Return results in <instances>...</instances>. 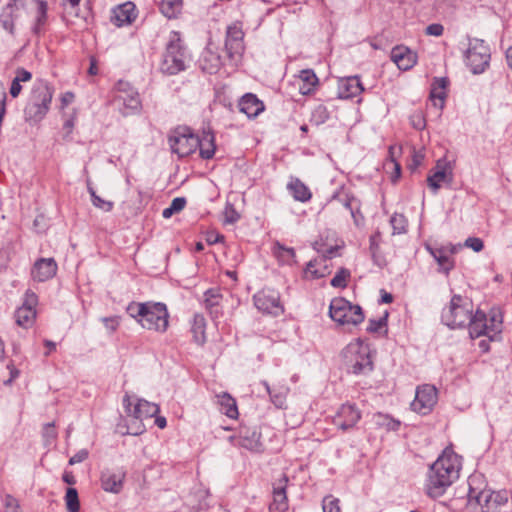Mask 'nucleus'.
Wrapping results in <instances>:
<instances>
[{
  "mask_svg": "<svg viewBox=\"0 0 512 512\" xmlns=\"http://www.w3.org/2000/svg\"><path fill=\"white\" fill-rule=\"evenodd\" d=\"M185 205L186 199L183 197H177L172 200L170 207L174 211V213H178L184 209Z\"/></svg>",
  "mask_w": 512,
  "mask_h": 512,
  "instance_id": "nucleus-64",
  "label": "nucleus"
},
{
  "mask_svg": "<svg viewBox=\"0 0 512 512\" xmlns=\"http://www.w3.org/2000/svg\"><path fill=\"white\" fill-rule=\"evenodd\" d=\"M323 512H341L340 501L333 495H327L322 500Z\"/></svg>",
  "mask_w": 512,
  "mask_h": 512,
  "instance_id": "nucleus-52",
  "label": "nucleus"
},
{
  "mask_svg": "<svg viewBox=\"0 0 512 512\" xmlns=\"http://www.w3.org/2000/svg\"><path fill=\"white\" fill-rule=\"evenodd\" d=\"M502 323L503 322H490V325H488L487 322H469L468 331L472 339L482 336L487 337V339H482L478 343L483 353H487L490 350L491 341H495L500 337Z\"/></svg>",
  "mask_w": 512,
  "mask_h": 512,
  "instance_id": "nucleus-10",
  "label": "nucleus"
},
{
  "mask_svg": "<svg viewBox=\"0 0 512 512\" xmlns=\"http://www.w3.org/2000/svg\"><path fill=\"white\" fill-rule=\"evenodd\" d=\"M146 312L144 318L146 320H168L169 313L167 307L162 302H145Z\"/></svg>",
  "mask_w": 512,
  "mask_h": 512,
  "instance_id": "nucleus-36",
  "label": "nucleus"
},
{
  "mask_svg": "<svg viewBox=\"0 0 512 512\" xmlns=\"http://www.w3.org/2000/svg\"><path fill=\"white\" fill-rule=\"evenodd\" d=\"M181 7V0H162L160 4L162 14L169 19L175 18L180 13Z\"/></svg>",
  "mask_w": 512,
  "mask_h": 512,
  "instance_id": "nucleus-42",
  "label": "nucleus"
},
{
  "mask_svg": "<svg viewBox=\"0 0 512 512\" xmlns=\"http://www.w3.org/2000/svg\"><path fill=\"white\" fill-rule=\"evenodd\" d=\"M244 33L239 24L234 23L227 28L225 49L230 60L238 62L244 52Z\"/></svg>",
  "mask_w": 512,
  "mask_h": 512,
  "instance_id": "nucleus-13",
  "label": "nucleus"
},
{
  "mask_svg": "<svg viewBox=\"0 0 512 512\" xmlns=\"http://www.w3.org/2000/svg\"><path fill=\"white\" fill-rule=\"evenodd\" d=\"M451 179V172H448V168L446 164H441L440 162H437V165L427 178V182L429 187L434 191L437 192L438 189L441 187V184L449 181Z\"/></svg>",
  "mask_w": 512,
  "mask_h": 512,
  "instance_id": "nucleus-32",
  "label": "nucleus"
},
{
  "mask_svg": "<svg viewBox=\"0 0 512 512\" xmlns=\"http://www.w3.org/2000/svg\"><path fill=\"white\" fill-rule=\"evenodd\" d=\"M4 512H22L19 501L11 494L1 497Z\"/></svg>",
  "mask_w": 512,
  "mask_h": 512,
  "instance_id": "nucleus-46",
  "label": "nucleus"
},
{
  "mask_svg": "<svg viewBox=\"0 0 512 512\" xmlns=\"http://www.w3.org/2000/svg\"><path fill=\"white\" fill-rule=\"evenodd\" d=\"M361 416V411L355 404L345 403L340 406L333 417V424L342 431H347L356 426Z\"/></svg>",
  "mask_w": 512,
  "mask_h": 512,
  "instance_id": "nucleus-17",
  "label": "nucleus"
},
{
  "mask_svg": "<svg viewBox=\"0 0 512 512\" xmlns=\"http://www.w3.org/2000/svg\"><path fill=\"white\" fill-rule=\"evenodd\" d=\"M272 251L281 264L292 265L295 263V251L293 248L285 247L276 241L273 245Z\"/></svg>",
  "mask_w": 512,
  "mask_h": 512,
  "instance_id": "nucleus-39",
  "label": "nucleus"
},
{
  "mask_svg": "<svg viewBox=\"0 0 512 512\" xmlns=\"http://www.w3.org/2000/svg\"><path fill=\"white\" fill-rule=\"evenodd\" d=\"M38 303L37 295L28 290L25 293V300L23 305L16 311L15 320H34L37 316L36 306Z\"/></svg>",
  "mask_w": 512,
  "mask_h": 512,
  "instance_id": "nucleus-27",
  "label": "nucleus"
},
{
  "mask_svg": "<svg viewBox=\"0 0 512 512\" xmlns=\"http://www.w3.org/2000/svg\"><path fill=\"white\" fill-rule=\"evenodd\" d=\"M88 456H89L88 450L81 449L69 459V464L75 465V464L81 463V462L85 461L88 458Z\"/></svg>",
  "mask_w": 512,
  "mask_h": 512,
  "instance_id": "nucleus-62",
  "label": "nucleus"
},
{
  "mask_svg": "<svg viewBox=\"0 0 512 512\" xmlns=\"http://www.w3.org/2000/svg\"><path fill=\"white\" fill-rule=\"evenodd\" d=\"M186 50L177 32H171L161 62V71L176 75L186 69Z\"/></svg>",
  "mask_w": 512,
  "mask_h": 512,
  "instance_id": "nucleus-7",
  "label": "nucleus"
},
{
  "mask_svg": "<svg viewBox=\"0 0 512 512\" xmlns=\"http://www.w3.org/2000/svg\"><path fill=\"white\" fill-rule=\"evenodd\" d=\"M461 468V457L452 448L446 447L428 469L425 494L434 500L442 497L459 478Z\"/></svg>",
  "mask_w": 512,
  "mask_h": 512,
  "instance_id": "nucleus-1",
  "label": "nucleus"
},
{
  "mask_svg": "<svg viewBox=\"0 0 512 512\" xmlns=\"http://www.w3.org/2000/svg\"><path fill=\"white\" fill-rule=\"evenodd\" d=\"M204 305L209 311L211 318L220 317L219 306L222 302V295L218 289H209L204 294Z\"/></svg>",
  "mask_w": 512,
  "mask_h": 512,
  "instance_id": "nucleus-33",
  "label": "nucleus"
},
{
  "mask_svg": "<svg viewBox=\"0 0 512 512\" xmlns=\"http://www.w3.org/2000/svg\"><path fill=\"white\" fill-rule=\"evenodd\" d=\"M53 91L45 83L35 86L24 109L25 120L37 123L41 121L49 110Z\"/></svg>",
  "mask_w": 512,
  "mask_h": 512,
  "instance_id": "nucleus-8",
  "label": "nucleus"
},
{
  "mask_svg": "<svg viewBox=\"0 0 512 512\" xmlns=\"http://www.w3.org/2000/svg\"><path fill=\"white\" fill-rule=\"evenodd\" d=\"M341 202L343 203V206L350 211L355 224L358 225L356 212H359L360 201L354 196L345 195L344 198L341 199Z\"/></svg>",
  "mask_w": 512,
  "mask_h": 512,
  "instance_id": "nucleus-45",
  "label": "nucleus"
},
{
  "mask_svg": "<svg viewBox=\"0 0 512 512\" xmlns=\"http://www.w3.org/2000/svg\"><path fill=\"white\" fill-rule=\"evenodd\" d=\"M437 402V388L431 384H423L416 388L415 398L410 407L412 411L425 416L432 412Z\"/></svg>",
  "mask_w": 512,
  "mask_h": 512,
  "instance_id": "nucleus-12",
  "label": "nucleus"
},
{
  "mask_svg": "<svg viewBox=\"0 0 512 512\" xmlns=\"http://www.w3.org/2000/svg\"><path fill=\"white\" fill-rule=\"evenodd\" d=\"M171 151L178 157H186L198 148V136L194 135L188 127H178L169 135Z\"/></svg>",
  "mask_w": 512,
  "mask_h": 512,
  "instance_id": "nucleus-9",
  "label": "nucleus"
},
{
  "mask_svg": "<svg viewBox=\"0 0 512 512\" xmlns=\"http://www.w3.org/2000/svg\"><path fill=\"white\" fill-rule=\"evenodd\" d=\"M239 110L249 118L258 116L265 108L263 102L252 93H247L239 101Z\"/></svg>",
  "mask_w": 512,
  "mask_h": 512,
  "instance_id": "nucleus-26",
  "label": "nucleus"
},
{
  "mask_svg": "<svg viewBox=\"0 0 512 512\" xmlns=\"http://www.w3.org/2000/svg\"><path fill=\"white\" fill-rule=\"evenodd\" d=\"M461 468V457L452 448L446 447L428 469L425 494L434 500L442 497L459 478Z\"/></svg>",
  "mask_w": 512,
  "mask_h": 512,
  "instance_id": "nucleus-2",
  "label": "nucleus"
},
{
  "mask_svg": "<svg viewBox=\"0 0 512 512\" xmlns=\"http://www.w3.org/2000/svg\"><path fill=\"white\" fill-rule=\"evenodd\" d=\"M254 304L259 311L273 317H277L283 312V307L279 302V295L272 290H262L255 294Z\"/></svg>",
  "mask_w": 512,
  "mask_h": 512,
  "instance_id": "nucleus-16",
  "label": "nucleus"
},
{
  "mask_svg": "<svg viewBox=\"0 0 512 512\" xmlns=\"http://www.w3.org/2000/svg\"><path fill=\"white\" fill-rule=\"evenodd\" d=\"M42 435H43V438L47 442H51V441L55 440L58 435L56 428H55V423L51 422V423L45 424L43 427Z\"/></svg>",
  "mask_w": 512,
  "mask_h": 512,
  "instance_id": "nucleus-58",
  "label": "nucleus"
},
{
  "mask_svg": "<svg viewBox=\"0 0 512 512\" xmlns=\"http://www.w3.org/2000/svg\"><path fill=\"white\" fill-rule=\"evenodd\" d=\"M57 263L53 258L38 259L31 270V276L35 281L44 282L56 275Z\"/></svg>",
  "mask_w": 512,
  "mask_h": 512,
  "instance_id": "nucleus-21",
  "label": "nucleus"
},
{
  "mask_svg": "<svg viewBox=\"0 0 512 512\" xmlns=\"http://www.w3.org/2000/svg\"><path fill=\"white\" fill-rule=\"evenodd\" d=\"M351 273L346 268H340L335 276L331 279V285L335 288H345Z\"/></svg>",
  "mask_w": 512,
  "mask_h": 512,
  "instance_id": "nucleus-47",
  "label": "nucleus"
},
{
  "mask_svg": "<svg viewBox=\"0 0 512 512\" xmlns=\"http://www.w3.org/2000/svg\"><path fill=\"white\" fill-rule=\"evenodd\" d=\"M142 327L148 330H156L165 332L168 328L169 322H140Z\"/></svg>",
  "mask_w": 512,
  "mask_h": 512,
  "instance_id": "nucleus-59",
  "label": "nucleus"
},
{
  "mask_svg": "<svg viewBox=\"0 0 512 512\" xmlns=\"http://www.w3.org/2000/svg\"><path fill=\"white\" fill-rule=\"evenodd\" d=\"M127 312L130 317L137 318L145 316L146 305L144 303L132 302L127 306Z\"/></svg>",
  "mask_w": 512,
  "mask_h": 512,
  "instance_id": "nucleus-55",
  "label": "nucleus"
},
{
  "mask_svg": "<svg viewBox=\"0 0 512 512\" xmlns=\"http://www.w3.org/2000/svg\"><path fill=\"white\" fill-rule=\"evenodd\" d=\"M304 273L308 278L318 279L330 274V270L326 265V259L311 260L308 262Z\"/></svg>",
  "mask_w": 512,
  "mask_h": 512,
  "instance_id": "nucleus-35",
  "label": "nucleus"
},
{
  "mask_svg": "<svg viewBox=\"0 0 512 512\" xmlns=\"http://www.w3.org/2000/svg\"><path fill=\"white\" fill-rule=\"evenodd\" d=\"M136 18L135 5L131 2L120 5L113 11L111 21L118 27L130 24Z\"/></svg>",
  "mask_w": 512,
  "mask_h": 512,
  "instance_id": "nucleus-28",
  "label": "nucleus"
},
{
  "mask_svg": "<svg viewBox=\"0 0 512 512\" xmlns=\"http://www.w3.org/2000/svg\"><path fill=\"white\" fill-rule=\"evenodd\" d=\"M329 118V112L324 105H318L312 111L311 122L316 125L325 123Z\"/></svg>",
  "mask_w": 512,
  "mask_h": 512,
  "instance_id": "nucleus-50",
  "label": "nucleus"
},
{
  "mask_svg": "<svg viewBox=\"0 0 512 512\" xmlns=\"http://www.w3.org/2000/svg\"><path fill=\"white\" fill-rule=\"evenodd\" d=\"M79 4L80 0H62L65 15L68 17H78Z\"/></svg>",
  "mask_w": 512,
  "mask_h": 512,
  "instance_id": "nucleus-54",
  "label": "nucleus"
},
{
  "mask_svg": "<svg viewBox=\"0 0 512 512\" xmlns=\"http://www.w3.org/2000/svg\"><path fill=\"white\" fill-rule=\"evenodd\" d=\"M364 91L362 83L357 76L341 79L338 84V96L342 99H350L360 95Z\"/></svg>",
  "mask_w": 512,
  "mask_h": 512,
  "instance_id": "nucleus-23",
  "label": "nucleus"
},
{
  "mask_svg": "<svg viewBox=\"0 0 512 512\" xmlns=\"http://www.w3.org/2000/svg\"><path fill=\"white\" fill-rule=\"evenodd\" d=\"M366 330L377 336H384L388 332L387 322H370Z\"/></svg>",
  "mask_w": 512,
  "mask_h": 512,
  "instance_id": "nucleus-56",
  "label": "nucleus"
},
{
  "mask_svg": "<svg viewBox=\"0 0 512 512\" xmlns=\"http://www.w3.org/2000/svg\"><path fill=\"white\" fill-rule=\"evenodd\" d=\"M205 329V322H193L191 331L195 342L199 345H202L206 342Z\"/></svg>",
  "mask_w": 512,
  "mask_h": 512,
  "instance_id": "nucleus-51",
  "label": "nucleus"
},
{
  "mask_svg": "<svg viewBox=\"0 0 512 512\" xmlns=\"http://www.w3.org/2000/svg\"><path fill=\"white\" fill-rule=\"evenodd\" d=\"M65 502L68 512H79L80 502L78 492L75 488H68L65 495Z\"/></svg>",
  "mask_w": 512,
  "mask_h": 512,
  "instance_id": "nucleus-43",
  "label": "nucleus"
},
{
  "mask_svg": "<svg viewBox=\"0 0 512 512\" xmlns=\"http://www.w3.org/2000/svg\"><path fill=\"white\" fill-rule=\"evenodd\" d=\"M88 192L91 195V200L95 207H97L105 212H109L112 210L113 203L111 201H106V200L102 199L101 197H99L96 194L95 190L90 185H88Z\"/></svg>",
  "mask_w": 512,
  "mask_h": 512,
  "instance_id": "nucleus-48",
  "label": "nucleus"
},
{
  "mask_svg": "<svg viewBox=\"0 0 512 512\" xmlns=\"http://www.w3.org/2000/svg\"><path fill=\"white\" fill-rule=\"evenodd\" d=\"M373 419L377 427L387 431H398L401 426V422L389 414L378 412L374 414Z\"/></svg>",
  "mask_w": 512,
  "mask_h": 512,
  "instance_id": "nucleus-40",
  "label": "nucleus"
},
{
  "mask_svg": "<svg viewBox=\"0 0 512 512\" xmlns=\"http://www.w3.org/2000/svg\"><path fill=\"white\" fill-rule=\"evenodd\" d=\"M287 484L288 477L283 475L273 485V501L269 505V512H286L288 510Z\"/></svg>",
  "mask_w": 512,
  "mask_h": 512,
  "instance_id": "nucleus-20",
  "label": "nucleus"
},
{
  "mask_svg": "<svg viewBox=\"0 0 512 512\" xmlns=\"http://www.w3.org/2000/svg\"><path fill=\"white\" fill-rule=\"evenodd\" d=\"M353 306L343 298H335L329 306L331 320H349Z\"/></svg>",
  "mask_w": 512,
  "mask_h": 512,
  "instance_id": "nucleus-30",
  "label": "nucleus"
},
{
  "mask_svg": "<svg viewBox=\"0 0 512 512\" xmlns=\"http://www.w3.org/2000/svg\"><path fill=\"white\" fill-rule=\"evenodd\" d=\"M468 502H475L482 512H505L509 495L506 490L492 491L486 488L481 475H471L468 478Z\"/></svg>",
  "mask_w": 512,
  "mask_h": 512,
  "instance_id": "nucleus-4",
  "label": "nucleus"
},
{
  "mask_svg": "<svg viewBox=\"0 0 512 512\" xmlns=\"http://www.w3.org/2000/svg\"><path fill=\"white\" fill-rule=\"evenodd\" d=\"M411 125L417 130H423L426 126V120L421 111H415L410 116Z\"/></svg>",
  "mask_w": 512,
  "mask_h": 512,
  "instance_id": "nucleus-57",
  "label": "nucleus"
},
{
  "mask_svg": "<svg viewBox=\"0 0 512 512\" xmlns=\"http://www.w3.org/2000/svg\"><path fill=\"white\" fill-rule=\"evenodd\" d=\"M465 246L471 248L475 252H480L483 249L484 244H483V241L480 238L469 237L465 241Z\"/></svg>",
  "mask_w": 512,
  "mask_h": 512,
  "instance_id": "nucleus-60",
  "label": "nucleus"
},
{
  "mask_svg": "<svg viewBox=\"0 0 512 512\" xmlns=\"http://www.w3.org/2000/svg\"><path fill=\"white\" fill-rule=\"evenodd\" d=\"M15 11L16 10H12L11 12H8L6 5L3 12L0 14V23L2 27L10 33H13L14 30V18L16 17Z\"/></svg>",
  "mask_w": 512,
  "mask_h": 512,
  "instance_id": "nucleus-49",
  "label": "nucleus"
},
{
  "mask_svg": "<svg viewBox=\"0 0 512 512\" xmlns=\"http://www.w3.org/2000/svg\"><path fill=\"white\" fill-rule=\"evenodd\" d=\"M288 190L294 199L300 202H307L311 199L312 194L309 188L298 178H293L287 185Z\"/></svg>",
  "mask_w": 512,
  "mask_h": 512,
  "instance_id": "nucleus-37",
  "label": "nucleus"
},
{
  "mask_svg": "<svg viewBox=\"0 0 512 512\" xmlns=\"http://www.w3.org/2000/svg\"><path fill=\"white\" fill-rule=\"evenodd\" d=\"M449 316L469 320L472 313V303L460 295H454L450 301Z\"/></svg>",
  "mask_w": 512,
  "mask_h": 512,
  "instance_id": "nucleus-24",
  "label": "nucleus"
},
{
  "mask_svg": "<svg viewBox=\"0 0 512 512\" xmlns=\"http://www.w3.org/2000/svg\"><path fill=\"white\" fill-rule=\"evenodd\" d=\"M261 434L255 428L240 427L237 435L230 436L229 442L240 448H244L251 452H261L262 443L260 441Z\"/></svg>",
  "mask_w": 512,
  "mask_h": 512,
  "instance_id": "nucleus-14",
  "label": "nucleus"
},
{
  "mask_svg": "<svg viewBox=\"0 0 512 512\" xmlns=\"http://www.w3.org/2000/svg\"><path fill=\"white\" fill-rule=\"evenodd\" d=\"M393 235L403 234L407 231V219L403 214L395 213L390 218Z\"/></svg>",
  "mask_w": 512,
  "mask_h": 512,
  "instance_id": "nucleus-44",
  "label": "nucleus"
},
{
  "mask_svg": "<svg viewBox=\"0 0 512 512\" xmlns=\"http://www.w3.org/2000/svg\"><path fill=\"white\" fill-rule=\"evenodd\" d=\"M461 468V457L452 448L446 447L428 469L425 494L434 500L442 497L459 478Z\"/></svg>",
  "mask_w": 512,
  "mask_h": 512,
  "instance_id": "nucleus-3",
  "label": "nucleus"
},
{
  "mask_svg": "<svg viewBox=\"0 0 512 512\" xmlns=\"http://www.w3.org/2000/svg\"><path fill=\"white\" fill-rule=\"evenodd\" d=\"M126 472L123 469H105L101 472L100 483L104 491L119 494L124 487Z\"/></svg>",
  "mask_w": 512,
  "mask_h": 512,
  "instance_id": "nucleus-19",
  "label": "nucleus"
},
{
  "mask_svg": "<svg viewBox=\"0 0 512 512\" xmlns=\"http://www.w3.org/2000/svg\"><path fill=\"white\" fill-rule=\"evenodd\" d=\"M261 383L265 387V390L269 394L271 402L275 405V407L276 408H283L285 406V403H286L285 396L283 394H281V393H273L271 391L270 385L268 384L267 381H262Z\"/></svg>",
  "mask_w": 512,
  "mask_h": 512,
  "instance_id": "nucleus-53",
  "label": "nucleus"
},
{
  "mask_svg": "<svg viewBox=\"0 0 512 512\" xmlns=\"http://www.w3.org/2000/svg\"><path fill=\"white\" fill-rule=\"evenodd\" d=\"M444 32L442 24L433 23L426 27V34L430 36L440 37Z\"/></svg>",
  "mask_w": 512,
  "mask_h": 512,
  "instance_id": "nucleus-61",
  "label": "nucleus"
},
{
  "mask_svg": "<svg viewBox=\"0 0 512 512\" xmlns=\"http://www.w3.org/2000/svg\"><path fill=\"white\" fill-rule=\"evenodd\" d=\"M216 397L220 412L231 419H237L239 412L236 399L227 392H222Z\"/></svg>",
  "mask_w": 512,
  "mask_h": 512,
  "instance_id": "nucleus-31",
  "label": "nucleus"
},
{
  "mask_svg": "<svg viewBox=\"0 0 512 512\" xmlns=\"http://www.w3.org/2000/svg\"><path fill=\"white\" fill-rule=\"evenodd\" d=\"M221 57L211 51H206L203 56L202 69L209 74H213L221 67Z\"/></svg>",
  "mask_w": 512,
  "mask_h": 512,
  "instance_id": "nucleus-41",
  "label": "nucleus"
},
{
  "mask_svg": "<svg viewBox=\"0 0 512 512\" xmlns=\"http://www.w3.org/2000/svg\"><path fill=\"white\" fill-rule=\"evenodd\" d=\"M36 3L37 4V26L44 23L47 14V4L44 1L38 0H10L7 3L8 12L12 10L26 9L30 5ZM38 31V27H36V32Z\"/></svg>",
  "mask_w": 512,
  "mask_h": 512,
  "instance_id": "nucleus-25",
  "label": "nucleus"
},
{
  "mask_svg": "<svg viewBox=\"0 0 512 512\" xmlns=\"http://www.w3.org/2000/svg\"><path fill=\"white\" fill-rule=\"evenodd\" d=\"M122 405L128 417L139 420V423H134L132 426L128 427L126 433L130 435L142 434L145 431V426L142 424V421L156 416L160 411L157 404L145 399L134 398L128 393L124 395Z\"/></svg>",
  "mask_w": 512,
  "mask_h": 512,
  "instance_id": "nucleus-6",
  "label": "nucleus"
},
{
  "mask_svg": "<svg viewBox=\"0 0 512 512\" xmlns=\"http://www.w3.org/2000/svg\"><path fill=\"white\" fill-rule=\"evenodd\" d=\"M466 64L474 74L485 71L489 65L490 53L483 40L474 39L470 41L465 55Z\"/></svg>",
  "mask_w": 512,
  "mask_h": 512,
  "instance_id": "nucleus-11",
  "label": "nucleus"
},
{
  "mask_svg": "<svg viewBox=\"0 0 512 512\" xmlns=\"http://www.w3.org/2000/svg\"><path fill=\"white\" fill-rule=\"evenodd\" d=\"M225 222L226 223H235L239 219V214L235 211L232 206H227L225 208Z\"/></svg>",
  "mask_w": 512,
  "mask_h": 512,
  "instance_id": "nucleus-63",
  "label": "nucleus"
},
{
  "mask_svg": "<svg viewBox=\"0 0 512 512\" xmlns=\"http://www.w3.org/2000/svg\"><path fill=\"white\" fill-rule=\"evenodd\" d=\"M299 91L302 95H308L313 92L318 84V78L313 70H302L299 74Z\"/></svg>",
  "mask_w": 512,
  "mask_h": 512,
  "instance_id": "nucleus-38",
  "label": "nucleus"
},
{
  "mask_svg": "<svg viewBox=\"0 0 512 512\" xmlns=\"http://www.w3.org/2000/svg\"><path fill=\"white\" fill-rule=\"evenodd\" d=\"M448 80L446 78H435L430 91V101L433 106L442 110L445 105L446 87Z\"/></svg>",
  "mask_w": 512,
  "mask_h": 512,
  "instance_id": "nucleus-29",
  "label": "nucleus"
},
{
  "mask_svg": "<svg viewBox=\"0 0 512 512\" xmlns=\"http://www.w3.org/2000/svg\"><path fill=\"white\" fill-rule=\"evenodd\" d=\"M426 249L436 260L440 272L448 274L454 268V260L451 256L458 250L455 245L447 244L439 247L426 245Z\"/></svg>",
  "mask_w": 512,
  "mask_h": 512,
  "instance_id": "nucleus-18",
  "label": "nucleus"
},
{
  "mask_svg": "<svg viewBox=\"0 0 512 512\" xmlns=\"http://www.w3.org/2000/svg\"><path fill=\"white\" fill-rule=\"evenodd\" d=\"M198 148L200 156L203 159H211L215 153V138L212 132L204 131L201 137H198Z\"/></svg>",
  "mask_w": 512,
  "mask_h": 512,
  "instance_id": "nucleus-34",
  "label": "nucleus"
},
{
  "mask_svg": "<svg viewBox=\"0 0 512 512\" xmlns=\"http://www.w3.org/2000/svg\"><path fill=\"white\" fill-rule=\"evenodd\" d=\"M117 95L115 100L122 104L130 113L137 112L141 108L139 93L129 82L120 80L115 85Z\"/></svg>",
  "mask_w": 512,
  "mask_h": 512,
  "instance_id": "nucleus-15",
  "label": "nucleus"
},
{
  "mask_svg": "<svg viewBox=\"0 0 512 512\" xmlns=\"http://www.w3.org/2000/svg\"><path fill=\"white\" fill-rule=\"evenodd\" d=\"M391 59L401 70L412 68L417 61L416 54L405 46H396L391 51Z\"/></svg>",
  "mask_w": 512,
  "mask_h": 512,
  "instance_id": "nucleus-22",
  "label": "nucleus"
},
{
  "mask_svg": "<svg viewBox=\"0 0 512 512\" xmlns=\"http://www.w3.org/2000/svg\"><path fill=\"white\" fill-rule=\"evenodd\" d=\"M344 366L354 375H367L374 370L373 353L360 338L350 342L341 352Z\"/></svg>",
  "mask_w": 512,
  "mask_h": 512,
  "instance_id": "nucleus-5",
  "label": "nucleus"
}]
</instances>
